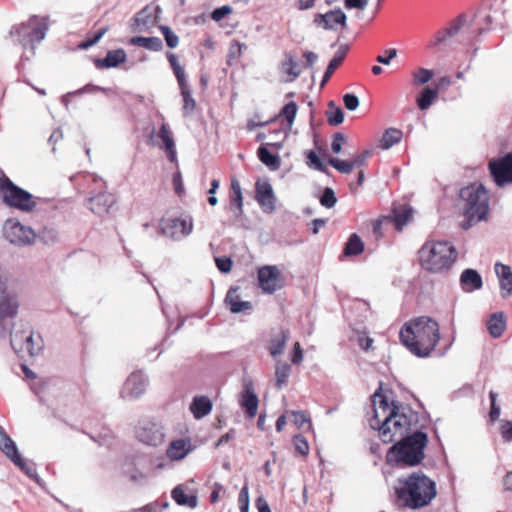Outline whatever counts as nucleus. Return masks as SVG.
<instances>
[{
  "label": "nucleus",
  "instance_id": "f257e3e1",
  "mask_svg": "<svg viewBox=\"0 0 512 512\" xmlns=\"http://www.w3.org/2000/svg\"><path fill=\"white\" fill-rule=\"evenodd\" d=\"M397 483L394 486V504L399 509L424 508L437 496L436 482L421 470L398 478Z\"/></svg>",
  "mask_w": 512,
  "mask_h": 512
},
{
  "label": "nucleus",
  "instance_id": "f03ea898",
  "mask_svg": "<svg viewBox=\"0 0 512 512\" xmlns=\"http://www.w3.org/2000/svg\"><path fill=\"white\" fill-rule=\"evenodd\" d=\"M374 411L375 415L370 419V426L379 431V437L383 443H392L398 434L424 431L426 428V420L408 405L393 401L392 409L383 421L378 419L377 411Z\"/></svg>",
  "mask_w": 512,
  "mask_h": 512
},
{
  "label": "nucleus",
  "instance_id": "7ed1b4c3",
  "mask_svg": "<svg viewBox=\"0 0 512 512\" xmlns=\"http://www.w3.org/2000/svg\"><path fill=\"white\" fill-rule=\"evenodd\" d=\"M399 338L415 356L429 357L440 340L439 324L429 316L414 318L402 326Z\"/></svg>",
  "mask_w": 512,
  "mask_h": 512
},
{
  "label": "nucleus",
  "instance_id": "20e7f679",
  "mask_svg": "<svg viewBox=\"0 0 512 512\" xmlns=\"http://www.w3.org/2000/svg\"><path fill=\"white\" fill-rule=\"evenodd\" d=\"M428 442V434L425 431L398 434L386 452V464L398 469L421 465L425 459Z\"/></svg>",
  "mask_w": 512,
  "mask_h": 512
},
{
  "label": "nucleus",
  "instance_id": "39448f33",
  "mask_svg": "<svg viewBox=\"0 0 512 512\" xmlns=\"http://www.w3.org/2000/svg\"><path fill=\"white\" fill-rule=\"evenodd\" d=\"M489 192L481 183H472L459 192V207L465 219L461 223L464 230L487 219L490 209Z\"/></svg>",
  "mask_w": 512,
  "mask_h": 512
},
{
  "label": "nucleus",
  "instance_id": "423d86ee",
  "mask_svg": "<svg viewBox=\"0 0 512 512\" xmlns=\"http://www.w3.org/2000/svg\"><path fill=\"white\" fill-rule=\"evenodd\" d=\"M423 269L431 273L448 271L458 257L456 248L447 241L426 242L418 251Z\"/></svg>",
  "mask_w": 512,
  "mask_h": 512
},
{
  "label": "nucleus",
  "instance_id": "0eeeda50",
  "mask_svg": "<svg viewBox=\"0 0 512 512\" xmlns=\"http://www.w3.org/2000/svg\"><path fill=\"white\" fill-rule=\"evenodd\" d=\"M0 198L4 205L19 211L30 213L36 208L35 197L27 190L16 185L0 170Z\"/></svg>",
  "mask_w": 512,
  "mask_h": 512
},
{
  "label": "nucleus",
  "instance_id": "6e6552de",
  "mask_svg": "<svg viewBox=\"0 0 512 512\" xmlns=\"http://www.w3.org/2000/svg\"><path fill=\"white\" fill-rule=\"evenodd\" d=\"M19 301L15 293L8 291L6 283L0 280V338L7 336L18 313Z\"/></svg>",
  "mask_w": 512,
  "mask_h": 512
},
{
  "label": "nucleus",
  "instance_id": "1a4fd4ad",
  "mask_svg": "<svg viewBox=\"0 0 512 512\" xmlns=\"http://www.w3.org/2000/svg\"><path fill=\"white\" fill-rule=\"evenodd\" d=\"M3 236L7 241L17 246H29L36 242L35 231L15 219L5 221L3 225Z\"/></svg>",
  "mask_w": 512,
  "mask_h": 512
},
{
  "label": "nucleus",
  "instance_id": "9d476101",
  "mask_svg": "<svg viewBox=\"0 0 512 512\" xmlns=\"http://www.w3.org/2000/svg\"><path fill=\"white\" fill-rule=\"evenodd\" d=\"M136 435L140 442L154 447L163 444L165 439V433L162 425L149 419L139 422Z\"/></svg>",
  "mask_w": 512,
  "mask_h": 512
},
{
  "label": "nucleus",
  "instance_id": "9b49d317",
  "mask_svg": "<svg viewBox=\"0 0 512 512\" xmlns=\"http://www.w3.org/2000/svg\"><path fill=\"white\" fill-rule=\"evenodd\" d=\"M257 279L259 287L267 294L275 293L284 285V278L275 265H265L259 268Z\"/></svg>",
  "mask_w": 512,
  "mask_h": 512
},
{
  "label": "nucleus",
  "instance_id": "f8f14e48",
  "mask_svg": "<svg viewBox=\"0 0 512 512\" xmlns=\"http://www.w3.org/2000/svg\"><path fill=\"white\" fill-rule=\"evenodd\" d=\"M490 175L498 187L512 183V152L489 163Z\"/></svg>",
  "mask_w": 512,
  "mask_h": 512
},
{
  "label": "nucleus",
  "instance_id": "ddd939ff",
  "mask_svg": "<svg viewBox=\"0 0 512 512\" xmlns=\"http://www.w3.org/2000/svg\"><path fill=\"white\" fill-rule=\"evenodd\" d=\"M192 230L193 221L190 216L174 218L161 224V233L174 240L188 236Z\"/></svg>",
  "mask_w": 512,
  "mask_h": 512
},
{
  "label": "nucleus",
  "instance_id": "4468645a",
  "mask_svg": "<svg viewBox=\"0 0 512 512\" xmlns=\"http://www.w3.org/2000/svg\"><path fill=\"white\" fill-rule=\"evenodd\" d=\"M147 384L148 379L141 371L133 372L124 383L121 397L124 399H138L145 393Z\"/></svg>",
  "mask_w": 512,
  "mask_h": 512
},
{
  "label": "nucleus",
  "instance_id": "2eb2a0df",
  "mask_svg": "<svg viewBox=\"0 0 512 512\" xmlns=\"http://www.w3.org/2000/svg\"><path fill=\"white\" fill-rule=\"evenodd\" d=\"M467 22L465 13L459 14L451 20L446 28L439 30L435 35V40L431 42V47L447 46L451 38L456 36Z\"/></svg>",
  "mask_w": 512,
  "mask_h": 512
},
{
  "label": "nucleus",
  "instance_id": "dca6fc26",
  "mask_svg": "<svg viewBox=\"0 0 512 512\" xmlns=\"http://www.w3.org/2000/svg\"><path fill=\"white\" fill-rule=\"evenodd\" d=\"M313 23L324 30H336V25H340L342 27L346 26L347 15L341 10V8H336L329 10L324 14H316L314 16Z\"/></svg>",
  "mask_w": 512,
  "mask_h": 512
},
{
  "label": "nucleus",
  "instance_id": "f3484780",
  "mask_svg": "<svg viewBox=\"0 0 512 512\" xmlns=\"http://www.w3.org/2000/svg\"><path fill=\"white\" fill-rule=\"evenodd\" d=\"M255 193V198L263 211L272 213L276 208V197L272 185L269 182L258 181L255 185Z\"/></svg>",
  "mask_w": 512,
  "mask_h": 512
},
{
  "label": "nucleus",
  "instance_id": "a211bd4d",
  "mask_svg": "<svg viewBox=\"0 0 512 512\" xmlns=\"http://www.w3.org/2000/svg\"><path fill=\"white\" fill-rule=\"evenodd\" d=\"M115 195L107 192H100L88 199L89 209L98 216L108 214L116 204Z\"/></svg>",
  "mask_w": 512,
  "mask_h": 512
},
{
  "label": "nucleus",
  "instance_id": "6ab92c4d",
  "mask_svg": "<svg viewBox=\"0 0 512 512\" xmlns=\"http://www.w3.org/2000/svg\"><path fill=\"white\" fill-rule=\"evenodd\" d=\"M239 404L248 418L252 419L256 416L259 399L254 392L253 384L251 382L244 384L243 390L240 394Z\"/></svg>",
  "mask_w": 512,
  "mask_h": 512
},
{
  "label": "nucleus",
  "instance_id": "aec40b11",
  "mask_svg": "<svg viewBox=\"0 0 512 512\" xmlns=\"http://www.w3.org/2000/svg\"><path fill=\"white\" fill-rule=\"evenodd\" d=\"M459 283L461 289L467 293L480 290L483 287L481 274L473 268H466L462 271Z\"/></svg>",
  "mask_w": 512,
  "mask_h": 512
},
{
  "label": "nucleus",
  "instance_id": "412c9836",
  "mask_svg": "<svg viewBox=\"0 0 512 512\" xmlns=\"http://www.w3.org/2000/svg\"><path fill=\"white\" fill-rule=\"evenodd\" d=\"M127 59V54L124 49L118 48L109 50L104 58H95L94 65L98 69L116 68L124 63Z\"/></svg>",
  "mask_w": 512,
  "mask_h": 512
},
{
  "label": "nucleus",
  "instance_id": "4be33fe9",
  "mask_svg": "<svg viewBox=\"0 0 512 512\" xmlns=\"http://www.w3.org/2000/svg\"><path fill=\"white\" fill-rule=\"evenodd\" d=\"M413 209L408 204H394L391 210V214L387 215L390 218V224H394L398 231L408 223L412 216Z\"/></svg>",
  "mask_w": 512,
  "mask_h": 512
},
{
  "label": "nucleus",
  "instance_id": "5701e85b",
  "mask_svg": "<svg viewBox=\"0 0 512 512\" xmlns=\"http://www.w3.org/2000/svg\"><path fill=\"white\" fill-rule=\"evenodd\" d=\"M495 272L499 278L501 296L506 298L512 294V269L510 266L497 262Z\"/></svg>",
  "mask_w": 512,
  "mask_h": 512
},
{
  "label": "nucleus",
  "instance_id": "b1692460",
  "mask_svg": "<svg viewBox=\"0 0 512 512\" xmlns=\"http://www.w3.org/2000/svg\"><path fill=\"white\" fill-rule=\"evenodd\" d=\"M238 290V286L230 287L225 297V303L233 314H238L252 309V303L250 301L240 300L239 295L237 294Z\"/></svg>",
  "mask_w": 512,
  "mask_h": 512
},
{
  "label": "nucleus",
  "instance_id": "393cba45",
  "mask_svg": "<svg viewBox=\"0 0 512 512\" xmlns=\"http://www.w3.org/2000/svg\"><path fill=\"white\" fill-rule=\"evenodd\" d=\"M348 50L349 46L347 44H342L339 46L337 52L329 61L328 66L324 72V75L320 83L321 88H323L326 85V83L330 80L335 70L342 64L347 55Z\"/></svg>",
  "mask_w": 512,
  "mask_h": 512
},
{
  "label": "nucleus",
  "instance_id": "a878e982",
  "mask_svg": "<svg viewBox=\"0 0 512 512\" xmlns=\"http://www.w3.org/2000/svg\"><path fill=\"white\" fill-rule=\"evenodd\" d=\"M171 497L175 503L179 506L189 507L194 509L198 505V496L195 493L187 494L185 486L179 484L175 486L171 491Z\"/></svg>",
  "mask_w": 512,
  "mask_h": 512
},
{
  "label": "nucleus",
  "instance_id": "bb28decb",
  "mask_svg": "<svg viewBox=\"0 0 512 512\" xmlns=\"http://www.w3.org/2000/svg\"><path fill=\"white\" fill-rule=\"evenodd\" d=\"M230 210L236 218L243 215V194L239 181L235 178L231 180V191L229 195Z\"/></svg>",
  "mask_w": 512,
  "mask_h": 512
},
{
  "label": "nucleus",
  "instance_id": "cd10ccee",
  "mask_svg": "<svg viewBox=\"0 0 512 512\" xmlns=\"http://www.w3.org/2000/svg\"><path fill=\"white\" fill-rule=\"evenodd\" d=\"M161 141L160 147L168 154V159L171 162L176 160L175 142L166 123H163L157 134Z\"/></svg>",
  "mask_w": 512,
  "mask_h": 512
},
{
  "label": "nucleus",
  "instance_id": "c85d7f7f",
  "mask_svg": "<svg viewBox=\"0 0 512 512\" xmlns=\"http://www.w3.org/2000/svg\"><path fill=\"white\" fill-rule=\"evenodd\" d=\"M37 21L36 16L30 18L27 23H21L11 27L9 34L17 36V43L26 48L29 45L30 27Z\"/></svg>",
  "mask_w": 512,
  "mask_h": 512
},
{
  "label": "nucleus",
  "instance_id": "c756f323",
  "mask_svg": "<svg viewBox=\"0 0 512 512\" xmlns=\"http://www.w3.org/2000/svg\"><path fill=\"white\" fill-rule=\"evenodd\" d=\"M288 330L280 329L275 332L269 342V353L273 358L281 355L286 347L288 340Z\"/></svg>",
  "mask_w": 512,
  "mask_h": 512
},
{
  "label": "nucleus",
  "instance_id": "7c9ffc66",
  "mask_svg": "<svg viewBox=\"0 0 512 512\" xmlns=\"http://www.w3.org/2000/svg\"><path fill=\"white\" fill-rule=\"evenodd\" d=\"M212 406L207 396H195L190 404V410L196 419H201L211 412Z\"/></svg>",
  "mask_w": 512,
  "mask_h": 512
},
{
  "label": "nucleus",
  "instance_id": "2f4dec72",
  "mask_svg": "<svg viewBox=\"0 0 512 512\" xmlns=\"http://www.w3.org/2000/svg\"><path fill=\"white\" fill-rule=\"evenodd\" d=\"M506 328V321L503 312H496L491 314L487 321V330L493 338H499L502 336Z\"/></svg>",
  "mask_w": 512,
  "mask_h": 512
},
{
  "label": "nucleus",
  "instance_id": "473e14b6",
  "mask_svg": "<svg viewBox=\"0 0 512 512\" xmlns=\"http://www.w3.org/2000/svg\"><path fill=\"white\" fill-rule=\"evenodd\" d=\"M268 144H262L257 149V156L259 160L271 170H277L280 168L281 160L276 154L270 152L267 148Z\"/></svg>",
  "mask_w": 512,
  "mask_h": 512
},
{
  "label": "nucleus",
  "instance_id": "72a5a7b5",
  "mask_svg": "<svg viewBox=\"0 0 512 512\" xmlns=\"http://www.w3.org/2000/svg\"><path fill=\"white\" fill-rule=\"evenodd\" d=\"M43 349V341L40 335L34 337V333L29 328V331L25 333V340L23 343V353H27L30 356L37 355Z\"/></svg>",
  "mask_w": 512,
  "mask_h": 512
},
{
  "label": "nucleus",
  "instance_id": "f704fd0d",
  "mask_svg": "<svg viewBox=\"0 0 512 512\" xmlns=\"http://www.w3.org/2000/svg\"><path fill=\"white\" fill-rule=\"evenodd\" d=\"M130 43L155 52L163 49V42L159 37L134 36L130 39Z\"/></svg>",
  "mask_w": 512,
  "mask_h": 512
},
{
  "label": "nucleus",
  "instance_id": "c9c22d12",
  "mask_svg": "<svg viewBox=\"0 0 512 512\" xmlns=\"http://www.w3.org/2000/svg\"><path fill=\"white\" fill-rule=\"evenodd\" d=\"M364 251V242L357 233H352L344 245L343 254L346 257L357 256Z\"/></svg>",
  "mask_w": 512,
  "mask_h": 512
},
{
  "label": "nucleus",
  "instance_id": "e433bc0d",
  "mask_svg": "<svg viewBox=\"0 0 512 512\" xmlns=\"http://www.w3.org/2000/svg\"><path fill=\"white\" fill-rule=\"evenodd\" d=\"M22 329L13 331L10 327L7 335H10V344L15 353H23V343L25 340V333L29 331L30 326L28 324H22Z\"/></svg>",
  "mask_w": 512,
  "mask_h": 512
},
{
  "label": "nucleus",
  "instance_id": "4c0bfd02",
  "mask_svg": "<svg viewBox=\"0 0 512 512\" xmlns=\"http://www.w3.org/2000/svg\"><path fill=\"white\" fill-rule=\"evenodd\" d=\"M187 442L184 439H178L170 442L166 451L171 460H181L188 454Z\"/></svg>",
  "mask_w": 512,
  "mask_h": 512
},
{
  "label": "nucleus",
  "instance_id": "58836bf2",
  "mask_svg": "<svg viewBox=\"0 0 512 512\" xmlns=\"http://www.w3.org/2000/svg\"><path fill=\"white\" fill-rule=\"evenodd\" d=\"M437 90L430 86H425L416 99L417 106L420 110H427L437 99Z\"/></svg>",
  "mask_w": 512,
  "mask_h": 512
},
{
  "label": "nucleus",
  "instance_id": "ea45409f",
  "mask_svg": "<svg viewBox=\"0 0 512 512\" xmlns=\"http://www.w3.org/2000/svg\"><path fill=\"white\" fill-rule=\"evenodd\" d=\"M0 450L10 460L14 457V455H16L19 452V450L16 446V443L12 440V438L6 433L5 429L1 426H0Z\"/></svg>",
  "mask_w": 512,
  "mask_h": 512
},
{
  "label": "nucleus",
  "instance_id": "a19ab883",
  "mask_svg": "<svg viewBox=\"0 0 512 512\" xmlns=\"http://www.w3.org/2000/svg\"><path fill=\"white\" fill-rule=\"evenodd\" d=\"M11 461L30 479L35 480L37 483H39L40 479L38 477L35 465L33 463H29L27 460L23 459L19 452L16 455H14Z\"/></svg>",
  "mask_w": 512,
  "mask_h": 512
},
{
  "label": "nucleus",
  "instance_id": "79ce46f5",
  "mask_svg": "<svg viewBox=\"0 0 512 512\" xmlns=\"http://www.w3.org/2000/svg\"><path fill=\"white\" fill-rule=\"evenodd\" d=\"M403 132L397 128H388L385 130L381 140L380 147L384 150L390 149L402 140Z\"/></svg>",
  "mask_w": 512,
  "mask_h": 512
},
{
  "label": "nucleus",
  "instance_id": "37998d69",
  "mask_svg": "<svg viewBox=\"0 0 512 512\" xmlns=\"http://www.w3.org/2000/svg\"><path fill=\"white\" fill-rule=\"evenodd\" d=\"M284 56L285 59L281 61L279 68L282 72L291 76V81H293L300 76L301 71L297 70L298 63L294 60L291 53L286 52Z\"/></svg>",
  "mask_w": 512,
  "mask_h": 512
},
{
  "label": "nucleus",
  "instance_id": "c03bdc74",
  "mask_svg": "<svg viewBox=\"0 0 512 512\" xmlns=\"http://www.w3.org/2000/svg\"><path fill=\"white\" fill-rule=\"evenodd\" d=\"M327 122L331 126H338L344 121V112L341 107L331 100L328 103V110L326 111Z\"/></svg>",
  "mask_w": 512,
  "mask_h": 512
},
{
  "label": "nucleus",
  "instance_id": "a18cd8bd",
  "mask_svg": "<svg viewBox=\"0 0 512 512\" xmlns=\"http://www.w3.org/2000/svg\"><path fill=\"white\" fill-rule=\"evenodd\" d=\"M291 373V365L287 362H277L275 369L276 387L281 389L288 382V377Z\"/></svg>",
  "mask_w": 512,
  "mask_h": 512
},
{
  "label": "nucleus",
  "instance_id": "49530a36",
  "mask_svg": "<svg viewBox=\"0 0 512 512\" xmlns=\"http://www.w3.org/2000/svg\"><path fill=\"white\" fill-rule=\"evenodd\" d=\"M298 111V105L295 101H290L286 103L280 110L279 114L274 117L275 119L277 117L283 118L288 125V129H291L293 126V123L295 121V117Z\"/></svg>",
  "mask_w": 512,
  "mask_h": 512
},
{
  "label": "nucleus",
  "instance_id": "de8ad7c7",
  "mask_svg": "<svg viewBox=\"0 0 512 512\" xmlns=\"http://www.w3.org/2000/svg\"><path fill=\"white\" fill-rule=\"evenodd\" d=\"M305 156L307 159V165L309 168L317 170L319 172H322L326 174L327 176H330V171L326 167V165L322 162L321 158L318 156V154L314 150H308L305 152Z\"/></svg>",
  "mask_w": 512,
  "mask_h": 512
},
{
  "label": "nucleus",
  "instance_id": "09e8293b",
  "mask_svg": "<svg viewBox=\"0 0 512 512\" xmlns=\"http://www.w3.org/2000/svg\"><path fill=\"white\" fill-rule=\"evenodd\" d=\"M183 97L182 113L184 117L190 116L196 108V101L192 97L189 86L180 88Z\"/></svg>",
  "mask_w": 512,
  "mask_h": 512
},
{
  "label": "nucleus",
  "instance_id": "8fccbe9b",
  "mask_svg": "<svg viewBox=\"0 0 512 512\" xmlns=\"http://www.w3.org/2000/svg\"><path fill=\"white\" fill-rule=\"evenodd\" d=\"M47 25L45 23L41 22H34V24L30 27V35H29V45L31 46V49H34L33 43L35 41L40 42L42 41L47 32Z\"/></svg>",
  "mask_w": 512,
  "mask_h": 512
},
{
  "label": "nucleus",
  "instance_id": "3c124183",
  "mask_svg": "<svg viewBox=\"0 0 512 512\" xmlns=\"http://www.w3.org/2000/svg\"><path fill=\"white\" fill-rule=\"evenodd\" d=\"M108 30H109L108 26H104V27L100 28L93 35H91V36L88 35L86 37V39L79 42L77 45V48L80 50L89 49L90 47H92L93 45L98 43L101 40V38L108 32Z\"/></svg>",
  "mask_w": 512,
  "mask_h": 512
},
{
  "label": "nucleus",
  "instance_id": "603ef678",
  "mask_svg": "<svg viewBox=\"0 0 512 512\" xmlns=\"http://www.w3.org/2000/svg\"><path fill=\"white\" fill-rule=\"evenodd\" d=\"M327 163L342 174H349L353 170L351 161L342 160L337 157H330Z\"/></svg>",
  "mask_w": 512,
  "mask_h": 512
},
{
  "label": "nucleus",
  "instance_id": "864d4df0",
  "mask_svg": "<svg viewBox=\"0 0 512 512\" xmlns=\"http://www.w3.org/2000/svg\"><path fill=\"white\" fill-rule=\"evenodd\" d=\"M37 239L46 245H50L57 241L58 233L53 228L44 227L42 230L36 233V240Z\"/></svg>",
  "mask_w": 512,
  "mask_h": 512
},
{
  "label": "nucleus",
  "instance_id": "5fc2aeb1",
  "mask_svg": "<svg viewBox=\"0 0 512 512\" xmlns=\"http://www.w3.org/2000/svg\"><path fill=\"white\" fill-rule=\"evenodd\" d=\"M159 30L161 31L166 45L173 49L176 48L179 44V37L172 31V29L167 25H160Z\"/></svg>",
  "mask_w": 512,
  "mask_h": 512
},
{
  "label": "nucleus",
  "instance_id": "6e6d98bb",
  "mask_svg": "<svg viewBox=\"0 0 512 512\" xmlns=\"http://www.w3.org/2000/svg\"><path fill=\"white\" fill-rule=\"evenodd\" d=\"M319 201L323 207L328 209L333 208L337 203V197L334 190L330 187H325Z\"/></svg>",
  "mask_w": 512,
  "mask_h": 512
},
{
  "label": "nucleus",
  "instance_id": "4d7b16f0",
  "mask_svg": "<svg viewBox=\"0 0 512 512\" xmlns=\"http://www.w3.org/2000/svg\"><path fill=\"white\" fill-rule=\"evenodd\" d=\"M497 398L498 393L491 390L489 392V399H490V412H489V418L491 422H495L499 419L501 408L500 405L497 404Z\"/></svg>",
  "mask_w": 512,
  "mask_h": 512
},
{
  "label": "nucleus",
  "instance_id": "13d9d810",
  "mask_svg": "<svg viewBox=\"0 0 512 512\" xmlns=\"http://www.w3.org/2000/svg\"><path fill=\"white\" fill-rule=\"evenodd\" d=\"M433 76V70L419 68L417 72L413 73V83L415 85H424L428 83L433 78Z\"/></svg>",
  "mask_w": 512,
  "mask_h": 512
},
{
  "label": "nucleus",
  "instance_id": "bf43d9fd",
  "mask_svg": "<svg viewBox=\"0 0 512 512\" xmlns=\"http://www.w3.org/2000/svg\"><path fill=\"white\" fill-rule=\"evenodd\" d=\"M287 413L293 417L292 421L297 426V428H303L305 424L308 425V428L311 427V421L304 411H290Z\"/></svg>",
  "mask_w": 512,
  "mask_h": 512
},
{
  "label": "nucleus",
  "instance_id": "052dcab7",
  "mask_svg": "<svg viewBox=\"0 0 512 512\" xmlns=\"http://www.w3.org/2000/svg\"><path fill=\"white\" fill-rule=\"evenodd\" d=\"M293 443L295 450L301 455H307L309 452V445L305 437L301 434H297L293 437Z\"/></svg>",
  "mask_w": 512,
  "mask_h": 512
},
{
  "label": "nucleus",
  "instance_id": "680f3d73",
  "mask_svg": "<svg viewBox=\"0 0 512 512\" xmlns=\"http://www.w3.org/2000/svg\"><path fill=\"white\" fill-rule=\"evenodd\" d=\"M215 263L217 269L224 274L229 273L233 265L232 259L227 256L215 257Z\"/></svg>",
  "mask_w": 512,
  "mask_h": 512
},
{
  "label": "nucleus",
  "instance_id": "e2e57ef3",
  "mask_svg": "<svg viewBox=\"0 0 512 512\" xmlns=\"http://www.w3.org/2000/svg\"><path fill=\"white\" fill-rule=\"evenodd\" d=\"M152 13L149 11V6H145L135 16V22L138 26H147L151 22Z\"/></svg>",
  "mask_w": 512,
  "mask_h": 512
},
{
  "label": "nucleus",
  "instance_id": "0e129e2a",
  "mask_svg": "<svg viewBox=\"0 0 512 512\" xmlns=\"http://www.w3.org/2000/svg\"><path fill=\"white\" fill-rule=\"evenodd\" d=\"M240 512H249V492L247 485L243 486L238 496Z\"/></svg>",
  "mask_w": 512,
  "mask_h": 512
},
{
  "label": "nucleus",
  "instance_id": "69168bd1",
  "mask_svg": "<svg viewBox=\"0 0 512 512\" xmlns=\"http://www.w3.org/2000/svg\"><path fill=\"white\" fill-rule=\"evenodd\" d=\"M343 103L347 110L355 111L359 106V98L354 93H346L343 95Z\"/></svg>",
  "mask_w": 512,
  "mask_h": 512
},
{
  "label": "nucleus",
  "instance_id": "338daca9",
  "mask_svg": "<svg viewBox=\"0 0 512 512\" xmlns=\"http://www.w3.org/2000/svg\"><path fill=\"white\" fill-rule=\"evenodd\" d=\"M500 433L505 442L512 441V421L501 420L500 421Z\"/></svg>",
  "mask_w": 512,
  "mask_h": 512
},
{
  "label": "nucleus",
  "instance_id": "774afa93",
  "mask_svg": "<svg viewBox=\"0 0 512 512\" xmlns=\"http://www.w3.org/2000/svg\"><path fill=\"white\" fill-rule=\"evenodd\" d=\"M346 138L343 133L336 132L333 135V140L331 143V150L334 154H339L342 150V145L345 143Z\"/></svg>",
  "mask_w": 512,
  "mask_h": 512
}]
</instances>
